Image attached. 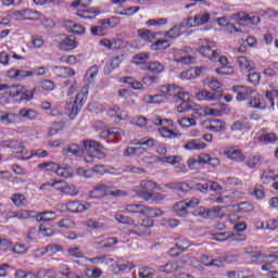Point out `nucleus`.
Segmentation results:
<instances>
[{"label": "nucleus", "instance_id": "38", "mask_svg": "<svg viewBox=\"0 0 278 278\" xmlns=\"http://www.w3.org/2000/svg\"><path fill=\"white\" fill-rule=\"evenodd\" d=\"M20 117L28 121H34L38 117V111H35V109L23 108L18 111V118Z\"/></svg>", "mask_w": 278, "mask_h": 278}, {"label": "nucleus", "instance_id": "25", "mask_svg": "<svg viewBox=\"0 0 278 278\" xmlns=\"http://www.w3.org/2000/svg\"><path fill=\"white\" fill-rule=\"evenodd\" d=\"M225 31H227V34H233V35L238 36V34H247L249 30H248L245 24H242V23L231 24V23H229L225 27Z\"/></svg>", "mask_w": 278, "mask_h": 278}, {"label": "nucleus", "instance_id": "5", "mask_svg": "<svg viewBox=\"0 0 278 278\" xmlns=\"http://www.w3.org/2000/svg\"><path fill=\"white\" fill-rule=\"evenodd\" d=\"M91 3L92 0H75V2H72L71 7L77 11V16L85 20H93L100 15L101 12L96 8L88 9Z\"/></svg>", "mask_w": 278, "mask_h": 278}, {"label": "nucleus", "instance_id": "32", "mask_svg": "<svg viewBox=\"0 0 278 278\" xmlns=\"http://www.w3.org/2000/svg\"><path fill=\"white\" fill-rule=\"evenodd\" d=\"M184 27H186V22L182 24L175 25L173 28H170L168 31L165 33V38L170 40L177 39L178 37L181 36L182 34L181 29Z\"/></svg>", "mask_w": 278, "mask_h": 278}, {"label": "nucleus", "instance_id": "14", "mask_svg": "<svg viewBox=\"0 0 278 278\" xmlns=\"http://www.w3.org/2000/svg\"><path fill=\"white\" fill-rule=\"evenodd\" d=\"M111 192V186H108L105 184H100L94 187L93 190L89 191V198L91 200H99L108 197Z\"/></svg>", "mask_w": 278, "mask_h": 278}, {"label": "nucleus", "instance_id": "30", "mask_svg": "<svg viewBox=\"0 0 278 278\" xmlns=\"http://www.w3.org/2000/svg\"><path fill=\"white\" fill-rule=\"evenodd\" d=\"M235 18L239 20V21H245V22H248L250 24H253V25H257V24L261 23V17L258 15L245 14L243 12H240V13L236 14Z\"/></svg>", "mask_w": 278, "mask_h": 278}, {"label": "nucleus", "instance_id": "36", "mask_svg": "<svg viewBox=\"0 0 278 278\" xmlns=\"http://www.w3.org/2000/svg\"><path fill=\"white\" fill-rule=\"evenodd\" d=\"M0 121L5 125L17 124L20 122V116L18 113H2Z\"/></svg>", "mask_w": 278, "mask_h": 278}, {"label": "nucleus", "instance_id": "58", "mask_svg": "<svg viewBox=\"0 0 278 278\" xmlns=\"http://www.w3.org/2000/svg\"><path fill=\"white\" fill-rule=\"evenodd\" d=\"M227 278H250L252 277V271L249 269L245 271H227Z\"/></svg>", "mask_w": 278, "mask_h": 278}, {"label": "nucleus", "instance_id": "41", "mask_svg": "<svg viewBox=\"0 0 278 278\" xmlns=\"http://www.w3.org/2000/svg\"><path fill=\"white\" fill-rule=\"evenodd\" d=\"M222 197L224 198V202L227 205V204H232V203L241 200L243 198V193L240 191H235V192H231L228 194H224Z\"/></svg>", "mask_w": 278, "mask_h": 278}, {"label": "nucleus", "instance_id": "42", "mask_svg": "<svg viewBox=\"0 0 278 278\" xmlns=\"http://www.w3.org/2000/svg\"><path fill=\"white\" fill-rule=\"evenodd\" d=\"M147 70L152 74L159 75L165 72V65L159 61H153L148 64Z\"/></svg>", "mask_w": 278, "mask_h": 278}, {"label": "nucleus", "instance_id": "21", "mask_svg": "<svg viewBox=\"0 0 278 278\" xmlns=\"http://www.w3.org/2000/svg\"><path fill=\"white\" fill-rule=\"evenodd\" d=\"M195 98H198V101L213 102L215 100L220 99V92L219 91L211 92L207 90H201L195 94Z\"/></svg>", "mask_w": 278, "mask_h": 278}, {"label": "nucleus", "instance_id": "26", "mask_svg": "<svg viewBox=\"0 0 278 278\" xmlns=\"http://www.w3.org/2000/svg\"><path fill=\"white\" fill-rule=\"evenodd\" d=\"M187 52H188L187 49H185L184 51H176L174 55V61L176 63L186 64V65L191 64L194 59L193 56H190V54H188Z\"/></svg>", "mask_w": 278, "mask_h": 278}, {"label": "nucleus", "instance_id": "47", "mask_svg": "<svg viewBox=\"0 0 278 278\" xmlns=\"http://www.w3.org/2000/svg\"><path fill=\"white\" fill-rule=\"evenodd\" d=\"M108 29H109V27L103 20L100 23V25L91 27V34H93L94 36L102 37V36H105V34H108Z\"/></svg>", "mask_w": 278, "mask_h": 278}, {"label": "nucleus", "instance_id": "1", "mask_svg": "<svg viewBox=\"0 0 278 278\" xmlns=\"http://www.w3.org/2000/svg\"><path fill=\"white\" fill-rule=\"evenodd\" d=\"M114 219L119 224L128 225L131 228L130 233L140 237L150 236V228L154 225L153 219H150V217H146L141 219V223L137 224L135 219H132V217H128L126 215H123L122 213H115Z\"/></svg>", "mask_w": 278, "mask_h": 278}, {"label": "nucleus", "instance_id": "29", "mask_svg": "<svg viewBox=\"0 0 278 278\" xmlns=\"http://www.w3.org/2000/svg\"><path fill=\"white\" fill-rule=\"evenodd\" d=\"M144 205L143 204H126L121 206L122 213L126 214H140L144 212Z\"/></svg>", "mask_w": 278, "mask_h": 278}, {"label": "nucleus", "instance_id": "6", "mask_svg": "<svg viewBox=\"0 0 278 278\" xmlns=\"http://www.w3.org/2000/svg\"><path fill=\"white\" fill-rule=\"evenodd\" d=\"M37 88L29 89L27 86L13 85L10 88L9 96L18 103H27L34 100Z\"/></svg>", "mask_w": 278, "mask_h": 278}, {"label": "nucleus", "instance_id": "20", "mask_svg": "<svg viewBox=\"0 0 278 278\" xmlns=\"http://www.w3.org/2000/svg\"><path fill=\"white\" fill-rule=\"evenodd\" d=\"M207 68L205 66H198L190 68L188 71H185L180 74V78L184 80H190L199 77L201 74L205 73Z\"/></svg>", "mask_w": 278, "mask_h": 278}, {"label": "nucleus", "instance_id": "16", "mask_svg": "<svg viewBox=\"0 0 278 278\" xmlns=\"http://www.w3.org/2000/svg\"><path fill=\"white\" fill-rule=\"evenodd\" d=\"M33 76H35V73L33 71L15 70V68H11L8 71V77L16 81H23Z\"/></svg>", "mask_w": 278, "mask_h": 278}, {"label": "nucleus", "instance_id": "24", "mask_svg": "<svg viewBox=\"0 0 278 278\" xmlns=\"http://www.w3.org/2000/svg\"><path fill=\"white\" fill-rule=\"evenodd\" d=\"M237 63L240 71L244 73H249L255 68L254 62H252L251 59H248V56H238Z\"/></svg>", "mask_w": 278, "mask_h": 278}, {"label": "nucleus", "instance_id": "44", "mask_svg": "<svg viewBox=\"0 0 278 278\" xmlns=\"http://www.w3.org/2000/svg\"><path fill=\"white\" fill-rule=\"evenodd\" d=\"M54 73L60 78H68L75 75V72L71 67H54Z\"/></svg>", "mask_w": 278, "mask_h": 278}, {"label": "nucleus", "instance_id": "34", "mask_svg": "<svg viewBox=\"0 0 278 278\" xmlns=\"http://www.w3.org/2000/svg\"><path fill=\"white\" fill-rule=\"evenodd\" d=\"M85 260L93 265H109L114 262V258H111L108 255L94 256L92 258L85 257Z\"/></svg>", "mask_w": 278, "mask_h": 278}, {"label": "nucleus", "instance_id": "31", "mask_svg": "<svg viewBox=\"0 0 278 278\" xmlns=\"http://www.w3.org/2000/svg\"><path fill=\"white\" fill-rule=\"evenodd\" d=\"M100 46L104 47L108 50H119L122 47L121 39H102L99 41Z\"/></svg>", "mask_w": 278, "mask_h": 278}, {"label": "nucleus", "instance_id": "19", "mask_svg": "<svg viewBox=\"0 0 278 278\" xmlns=\"http://www.w3.org/2000/svg\"><path fill=\"white\" fill-rule=\"evenodd\" d=\"M92 207V204L89 202H79V201H71L68 202V212L73 214H78V213H85L89 211Z\"/></svg>", "mask_w": 278, "mask_h": 278}, {"label": "nucleus", "instance_id": "62", "mask_svg": "<svg viewBox=\"0 0 278 278\" xmlns=\"http://www.w3.org/2000/svg\"><path fill=\"white\" fill-rule=\"evenodd\" d=\"M85 274L88 278H100L103 275V271L100 267H94L93 269L87 267Z\"/></svg>", "mask_w": 278, "mask_h": 278}, {"label": "nucleus", "instance_id": "48", "mask_svg": "<svg viewBox=\"0 0 278 278\" xmlns=\"http://www.w3.org/2000/svg\"><path fill=\"white\" fill-rule=\"evenodd\" d=\"M146 153V149L143 147H127L124 152V156L129 157L132 155L141 156Z\"/></svg>", "mask_w": 278, "mask_h": 278}, {"label": "nucleus", "instance_id": "45", "mask_svg": "<svg viewBox=\"0 0 278 278\" xmlns=\"http://www.w3.org/2000/svg\"><path fill=\"white\" fill-rule=\"evenodd\" d=\"M63 152L65 155L72 154L75 156H81L84 154L83 148L76 143L70 144Z\"/></svg>", "mask_w": 278, "mask_h": 278}, {"label": "nucleus", "instance_id": "9", "mask_svg": "<svg viewBox=\"0 0 278 278\" xmlns=\"http://www.w3.org/2000/svg\"><path fill=\"white\" fill-rule=\"evenodd\" d=\"M87 99H88V88H83L77 93L76 99L74 100V103L72 102L67 103V110L70 111L68 115L72 119H74L78 115L79 110L86 103Z\"/></svg>", "mask_w": 278, "mask_h": 278}, {"label": "nucleus", "instance_id": "60", "mask_svg": "<svg viewBox=\"0 0 278 278\" xmlns=\"http://www.w3.org/2000/svg\"><path fill=\"white\" fill-rule=\"evenodd\" d=\"M119 64L121 61L118 60V58L111 59L104 66V73L111 74Z\"/></svg>", "mask_w": 278, "mask_h": 278}, {"label": "nucleus", "instance_id": "64", "mask_svg": "<svg viewBox=\"0 0 278 278\" xmlns=\"http://www.w3.org/2000/svg\"><path fill=\"white\" fill-rule=\"evenodd\" d=\"M72 170L70 167H61V165L58 166L55 175H58L61 178H68L72 177Z\"/></svg>", "mask_w": 278, "mask_h": 278}, {"label": "nucleus", "instance_id": "55", "mask_svg": "<svg viewBox=\"0 0 278 278\" xmlns=\"http://www.w3.org/2000/svg\"><path fill=\"white\" fill-rule=\"evenodd\" d=\"M67 255L72 258H86L84 252L78 247H71L67 249Z\"/></svg>", "mask_w": 278, "mask_h": 278}, {"label": "nucleus", "instance_id": "3", "mask_svg": "<svg viewBox=\"0 0 278 278\" xmlns=\"http://www.w3.org/2000/svg\"><path fill=\"white\" fill-rule=\"evenodd\" d=\"M245 254L250 255L251 262L254 264H263L261 269L268 271L273 268V263L278 261V251L269 255L262 254L258 248L248 247L245 248Z\"/></svg>", "mask_w": 278, "mask_h": 278}, {"label": "nucleus", "instance_id": "39", "mask_svg": "<svg viewBox=\"0 0 278 278\" xmlns=\"http://www.w3.org/2000/svg\"><path fill=\"white\" fill-rule=\"evenodd\" d=\"M142 215L148 217V218H157L164 215V212L161 208H153V207H148L143 205V212Z\"/></svg>", "mask_w": 278, "mask_h": 278}, {"label": "nucleus", "instance_id": "35", "mask_svg": "<svg viewBox=\"0 0 278 278\" xmlns=\"http://www.w3.org/2000/svg\"><path fill=\"white\" fill-rule=\"evenodd\" d=\"M64 25L67 28V31H70L71 34L81 35L86 31V28L83 25L76 24L72 21H65Z\"/></svg>", "mask_w": 278, "mask_h": 278}, {"label": "nucleus", "instance_id": "43", "mask_svg": "<svg viewBox=\"0 0 278 278\" xmlns=\"http://www.w3.org/2000/svg\"><path fill=\"white\" fill-rule=\"evenodd\" d=\"M114 244H118V239L116 238H106L101 242L96 243V249L105 250L111 249Z\"/></svg>", "mask_w": 278, "mask_h": 278}, {"label": "nucleus", "instance_id": "53", "mask_svg": "<svg viewBox=\"0 0 278 278\" xmlns=\"http://www.w3.org/2000/svg\"><path fill=\"white\" fill-rule=\"evenodd\" d=\"M205 86H207L208 89L215 92H219L220 94V83L215 78H206L204 81Z\"/></svg>", "mask_w": 278, "mask_h": 278}, {"label": "nucleus", "instance_id": "50", "mask_svg": "<svg viewBox=\"0 0 278 278\" xmlns=\"http://www.w3.org/2000/svg\"><path fill=\"white\" fill-rule=\"evenodd\" d=\"M187 208L188 205L186 204V202H178L174 206V212L177 216L185 218L188 215Z\"/></svg>", "mask_w": 278, "mask_h": 278}, {"label": "nucleus", "instance_id": "12", "mask_svg": "<svg viewBox=\"0 0 278 278\" xmlns=\"http://www.w3.org/2000/svg\"><path fill=\"white\" fill-rule=\"evenodd\" d=\"M211 15L208 13L198 14L193 17H190L186 21V27H199L205 25L210 22Z\"/></svg>", "mask_w": 278, "mask_h": 278}, {"label": "nucleus", "instance_id": "7", "mask_svg": "<svg viewBox=\"0 0 278 278\" xmlns=\"http://www.w3.org/2000/svg\"><path fill=\"white\" fill-rule=\"evenodd\" d=\"M160 93H162L164 99L172 98L174 102H178V100L190 101V93L182 91L180 87L176 85L161 86Z\"/></svg>", "mask_w": 278, "mask_h": 278}, {"label": "nucleus", "instance_id": "59", "mask_svg": "<svg viewBox=\"0 0 278 278\" xmlns=\"http://www.w3.org/2000/svg\"><path fill=\"white\" fill-rule=\"evenodd\" d=\"M149 60H150V53L141 52V53L136 54V56H134L132 62L137 65H142Z\"/></svg>", "mask_w": 278, "mask_h": 278}, {"label": "nucleus", "instance_id": "11", "mask_svg": "<svg viewBox=\"0 0 278 278\" xmlns=\"http://www.w3.org/2000/svg\"><path fill=\"white\" fill-rule=\"evenodd\" d=\"M224 155L237 163H242L245 161V155L243 154L242 150L239 149L238 147H226L224 150Z\"/></svg>", "mask_w": 278, "mask_h": 278}, {"label": "nucleus", "instance_id": "8", "mask_svg": "<svg viewBox=\"0 0 278 278\" xmlns=\"http://www.w3.org/2000/svg\"><path fill=\"white\" fill-rule=\"evenodd\" d=\"M157 184L152 180H141L140 185L135 187L134 191L137 197L146 202H150L152 199V192L156 189Z\"/></svg>", "mask_w": 278, "mask_h": 278}, {"label": "nucleus", "instance_id": "15", "mask_svg": "<svg viewBox=\"0 0 278 278\" xmlns=\"http://www.w3.org/2000/svg\"><path fill=\"white\" fill-rule=\"evenodd\" d=\"M193 115L198 117H204V116L220 117L223 115V111L214 108L195 106L193 108Z\"/></svg>", "mask_w": 278, "mask_h": 278}, {"label": "nucleus", "instance_id": "33", "mask_svg": "<svg viewBox=\"0 0 278 278\" xmlns=\"http://www.w3.org/2000/svg\"><path fill=\"white\" fill-rule=\"evenodd\" d=\"M207 144L200 139L190 140L187 144H185V149L188 151H201L205 150Z\"/></svg>", "mask_w": 278, "mask_h": 278}, {"label": "nucleus", "instance_id": "27", "mask_svg": "<svg viewBox=\"0 0 278 278\" xmlns=\"http://www.w3.org/2000/svg\"><path fill=\"white\" fill-rule=\"evenodd\" d=\"M52 274V269H48L47 271H39L37 274H31V271H28V274H26V271L17 269V271L15 273V278H41L42 276H49Z\"/></svg>", "mask_w": 278, "mask_h": 278}, {"label": "nucleus", "instance_id": "17", "mask_svg": "<svg viewBox=\"0 0 278 278\" xmlns=\"http://www.w3.org/2000/svg\"><path fill=\"white\" fill-rule=\"evenodd\" d=\"M201 126L204 129H208L213 132H220V131H225V129H226L225 122H223L220 119L205 121V122L201 123Z\"/></svg>", "mask_w": 278, "mask_h": 278}, {"label": "nucleus", "instance_id": "10", "mask_svg": "<svg viewBox=\"0 0 278 278\" xmlns=\"http://www.w3.org/2000/svg\"><path fill=\"white\" fill-rule=\"evenodd\" d=\"M170 127H173V121L162 119L161 127L157 129L161 138H181V134L179 131H174L173 129H170Z\"/></svg>", "mask_w": 278, "mask_h": 278}, {"label": "nucleus", "instance_id": "37", "mask_svg": "<svg viewBox=\"0 0 278 278\" xmlns=\"http://www.w3.org/2000/svg\"><path fill=\"white\" fill-rule=\"evenodd\" d=\"M198 156L201 164H208L211 166L220 165V161L218 157H212L210 154L206 153H200Z\"/></svg>", "mask_w": 278, "mask_h": 278}, {"label": "nucleus", "instance_id": "57", "mask_svg": "<svg viewBox=\"0 0 278 278\" xmlns=\"http://www.w3.org/2000/svg\"><path fill=\"white\" fill-rule=\"evenodd\" d=\"M179 269H180V266L178 265V263H167L160 267V271L166 273V274L176 273Z\"/></svg>", "mask_w": 278, "mask_h": 278}, {"label": "nucleus", "instance_id": "51", "mask_svg": "<svg viewBox=\"0 0 278 278\" xmlns=\"http://www.w3.org/2000/svg\"><path fill=\"white\" fill-rule=\"evenodd\" d=\"M11 201L16 207H22L27 204V199L24 194L22 193H14L11 198Z\"/></svg>", "mask_w": 278, "mask_h": 278}, {"label": "nucleus", "instance_id": "56", "mask_svg": "<svg viewBox=\"0 0 278 278\" xmlns=\"http://www.w3.org/2000/svg\"><path fill=\"white\" fill-rule=\"evenodd\" d=\"M61 192L72 198H75L77 194H79L78 188L74 185H66L65 187L61 188Z\"/></svg>", "mask_w": 278, "mask_h": 278}, {"label": "nucleus", "instance_id": "22", "mask_svg": "<svg viewBox=\"0 0 278 278\" xmlns=\"http://www.w3.org/2000/svg\"><path fill=\"white\" fill-rule=\"evenodd\" d=\"M257 142L263 146H273L278 142V136L275 132H264L257 137Z\"/></svg>", "mask_w": 278, "mask_h": 278}, {"label": "nucleus", "instance_id": "54", "mask_svg": "<svg viewBox=\"0 0 278 278\" xmlns=\"http://www.w3.org/2000/svg\"><path fill=\"white\" fill-rule=\"evenodd\" d=\"M261 180L263 184H269L273 180L275 182H278V175H275V172H273V170H266L263 173Z\"/></svg>", "mask_w": 278, "mask_h": 278}, {"label": "nucleus", "instance_id": "13", "mask_svg": "<svg viewBox=\"0 0 278 278\" xmlns=\"http://www.w3.org/2000/svg\"><path fill=\"white\" fill-rule=\"evenodd\" d=\"M232 91L236 93V99L238 102L249 100L254 93L253 89L247 86H233Z\"/></svg>", "mask_w": 278, "mask_h": 278}, {"label": "nucleus", "instance_id": "63", "mask_svg": "<svg viewBox=\"0 0 278 278\" xmlns=\"http://www.w3.org/2000/svg\"><path fill=\"white\" fill-rule=\"evenodd\" d=\"M154 269L149 267H141L139 269V278H154Z\"/></svg>", "mask_w": 278, "mask_h": 278}, {"label": "nucleus", "instance_id": "52", "mask_svg": "<svg viewBox=\"0 0 278 278\" xmlns=\"http://www.w3.org/2000/svg\"><path fill=\"white\" fill-rule=\"evenodd\" d=\"M138 35L146 42H152L155 39V34L146 28L139 29Z\"/></svg>", "mask_w": 278, "mask_h": 278}, {"label": "nucleus", "instance_id": "2", "mask_svg": "<svg viewBox=\"0 0 278 278\" xmlns=\"http://www.w3.org/2000/svg\"><path fill=\"white\" fill-rule=\"evenodd\" d=\"M198 53L201 54L203 58L208 59L210 61H218L222 67H227L228 59L227 56H220V53L217 50V43L215 41L207 39L200 40Z\"/></svg>", "mask_w": 278, "mask_h": 278}, {"label": "nucleus", "instance_id": "61", "mask_svg": "<svg viewBox=\"0 0 278 278\" xmlns=\"http://www.w3.org/2000/svg\"><path fill=\"white\" fill-rule=\"evenodd\" d=\"M93 172L99 175L115 174L114 167H108L106 165H94Z\"/></svg>", "mask_w": 278, "mask_h": 278}, {"label": "nucleus", "instance_id": "18", "mask_svg": "<svg viewBox=\"0 0 278 278\" xmlns=\"http://www.w3.org/2000/svg\"><path fill=\"white\" fill-rule=\"evenodd\" d=\"M2 148H9L13 150L17 154L22 155H27L26 147L22 141L18 140H9V141H3L1 144Z\"/></svg>", "mask_w": 278, "mask_h": 278}, {"label": "nucleus", "instance_id": "23", "mask_svg": "<svg viewBox=\"0 0 278 278\" xmlns=\"http://www.w3.org/2000/svg\"><path fill=\"white\" fill-rule=\"evenodd\" d=\"M77 41L75 36H66L59 45L60 50L72 51L76 49Z\"/></svg>", "mask_w": 278, "mask_h": 278}, {"label": "nucleus", "instance_id": "4", "mask_svg": "<svg viewBox=\"0 0 278 278\" xmlns=\"http://www.w3.org/2000/svg\"><path fill=\"white\" fill-rule=\"evenodd\" d=\"M83 146L88 152L84 156V160L87 164L94 163L97 159H105V153L102 152L104 147L99 141L93 139L85 140Z\"/></svg>", "mask_w": 278, "mask_h": 278}, {"label": "nucleus", "instance_id": "28", "mask_svg": "<svg viewBox=\"0 0 278 278\" xmlns=\"http://www.w3.org/2000/svg\"><path fill=\"white\" fill-rule=\"evenodd\" d=\"M33 213L34 212L29 210H21L18 212L10 211L8 213V218L9 219L16 218L18 220L30 219L33 217Z\"/></svg>", "mask_w": 278, "mask_h": 278}, {"label": "nucleus", "instance_id": "49", "mask_svg": "<svg viewBox=\"0 0 278 278\" xmlns=\"http://www.w3.org/2000/svg\"><path fill=\"white\" fill-rule=\"evenodd\" d=\"M169 189L178 190V192H189L190 186L187 182H172L165 185Z\"/></svg>", "mask_w": 278, "mask_h": 278}, {"label": "nucleus", "instance_id": "46", "mask_svg": "<svg viewBox=\"0 0 278 278\" xmlns=\"http://www.w3.org/2000/svg\"><path fill=\"white\" fill-rule=\"evenodd\" d=\"M143 102H146L147 104H151V103H162L164 102V97L163 93L161 92V90H159V93L156 94H146L143 96Z\"/></svg>", "mask_w": 278, "mask_h": 278}, {"label": "nucleus", "instance_id": "40", "mask_svg": "<svg viewBox=\"0 0 278 278\" xmlns=\"http://www.w3.org/2000/svg\"><path fill=\"white\" fill-rule=\"evenodd\" d=\"M182 161L181 156L169 155V156H156V162L169 165L180 164Z\"/></svg>", "mask_w": 278, "mask_h": 278}]
</instances>
